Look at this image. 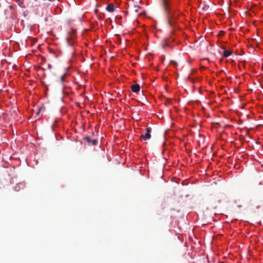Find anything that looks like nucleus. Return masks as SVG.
<instances>
[{
    "mask_svg": "<svg viewBox=\"0 0 263 263\" xmlns=\"http://www.w3.org/2000/svg\"><path fill=\"white\" fill-rule=\"evenodd\" d=\"M161 6L170 26H174L178 14L173 8L172 0H160Z\"/></svg>",
    "mask_w": 263,
    "mask_h": 263,
    "instance_id": "obj_1",
    "label": "nucleus"
},
{
    "mask_svg": "<svg viewBox=\"0 0 263 263\" xmlns=\"http://www.w3.org/2000/svg\"><path fill=\"white\" fill-rule=\"evenodd\" d=\"M78 19L69 17L67 18V44L69 46H74L76 43L77 28L76 22Z\"/></svg>",
    "mask_w": 263,
    "mask_h": 263,
    "instance_id": "obj_2",
    "label": "nucleus"
},
{
    "mask_svg": "<svg viewBox=\"0 0 263 263\" xmlns=\"http://www.w3.org/2000/svg\"><path fill=\"white\" fill-rule=\"evenodd\" d=\"M84 140L85 141L88 145H96L98 144V140L96 139L91 140L89 137H85L83 138Z\"/></svg>",
    "mask_w": 263,
    "mask_h": 263,
    "instance_id": "obj_3",
    "label": "nucleus"
},
{
    "mask_svg": "<svg viewBox=\"0 0 263 263\" xmlns=\"http://www.w3.org/2000/svg\"><path fill=\"white\" fill-rule=\"evenodd\" d=\"M151 127H147L146 128V134L143 135H142L141 136V138L143 139L144 140H146L147 139H149L151 138Z\"/></svg>",
    "mask_w": 263,
    "mask_h": 263,
    "instance_id": "obj_4",
    "label": "nucleus"
},
{
    "mask_svg": "<svg viewBox=\"0 0 263 263\" xmlns=\"http://www.w3.org/2000/svg\"><path fill=\"white\" fill-rule=\"evenodd\" d=\"M140 86L138 84H135L131 86V90L133 92L137 93L140 91Z\"/></svg>",
    "mask_w": 263,
    "mask_h": 263,
    "instance_id": "obj_5",
    "label": "nucleus"
},
{
    "mask_svg": "<svg viewBox=\"0 0 263 263\" xmlns=\"http://www.w3.org/2000/svg\"><path fill=\"white\" fill-rule=\"evenodd\" d=\"M106 10L109 12H113L115 10V6L113 4H110L106 7Z\"/></svg>",
    "mask_w": 263,
    "mask_h": 263,
    "instance_id": "obj_6",
    "label": "nucleus"
},
{
    "mask_svg": "<svg viewBox=\"0 0 263 263\" xmlns=\"http://www.w3.org/2000/svg\"><path fill=\"white\" fill-rule=\"evenodd\" d=\"M232 54V51L231 50H224L223 52V56L224 57H228Z\"/></svg>",
    "mask_w": 263,
    "mask_h": 263,
    "instance_id": "obj_7",
    "label": "nucleus"
},
{
    "mask_svg": "<svg viewBox=\"0 0 263 263\" xmlns=\"http://www.w3.org/2000/svg\"><path fill=\"white\" fill-rule=\"evenodd\" d=\"M65 78H66V72L64 74H63V76H62L61 77L59 82L60 83H61L62 84H63V83L64 82V81L65 80Z\"/></svg>",
    "mask_w": 263,
    "mask_h": 263,
    "instance_id": "obj_8",
    "label": "nucleus"
},
{
    "mask_svg": "<svg viewBox=\"0 0 263 263\" xmlns=\"http://www.w3.org/2000/svg\"><path fill=\"white\" fill-rule=\"evenodd\" d=\"M70 5H74L76 4V2L74 0H71L70 3H69Z\"/></svg>",
    "mask_w": 263,
    "mask_h": 263,
    "instance_id": "obj_9",
    "label": "nucleus"
},
{
    "mask_svg": "<svg viewBox=\"0 0 263 263\" xmlns=\"http://www.w3.org/2000/svg\"><path fill=\"white\" fill-rule=\"evenodd\" d=\"M139 8H140V7L139 6H135V11H137Z\"/></svg>",
    "mask_w": 263,
    "mask_h": 263,
    "instance_id": "obj_10",
    "label": "nucleus"
},
{
    "mask_svg": "<svg viewBox=\"0 0 263 263\" xmlns=\"http://www.w3.org/2000/svg\"><path fill=\"white\" fill-rule=\"evenodd\" d=\"M64 109V107H61V113H62V114H64V111H63Z\"/></svg>",
    "mask_w": 263,
    "mask_h": 263,
    "instance_id": "obj_11",
    "label": "nucleus"
},
{
    "mask_svg": "<svg viewBox=\"0 0 263 263\" xmlns=\"http://www.w3.org/2000/svg\"><path fill=\"white\" fill-rule=\"evenodd\" d=\"M69 67H67V73H66L67 76L69 74Z\"/></svg>",
    "mask_w": 263,
    "mask_h": 263,
    "instance_id": "obj_12",
    "label": "nucleus"
},
{
    "mask_svg": "<svg viewBox=\"0 0 263 263\" xmlns=\"http://www.w3.org/2000/svg\"><path fill=\"white\" fill-rule=\"evenodd\" d=\"M61 101L62 102H64V96H63L62 98H61Z\"/></svg>",
    "mask_w": 263,
    "mask_h": 263,
    "instance_id": "obj_13",
    "label": "nucleus"
},
{
    "mask_svg": "<svg viewBox=\"0 0 263 263\" xmlns=\"http://www.w3.org/2000/svg\"><path fill=\"white\" fill-rule=\"evenodd\" d=\"M65 88V86H63V95L65 94V92H64V89Z\"/></svg>",
    "mask_w": 263,
    "mask_h": 263,
    "instance_id": "obj_14",
    "label": "nucleus"
},
{
    "mask_svg": "<svg viewBox=\"0 0 263 263\" xmlns=\"http://www.w3.org/2000/svg\"><path fill=\"white\" fill-rule=\"evenodd\" d=\"M41 109H42V108H40L39 109L38 111H37V112H36V114H37V115H38V114H39V112H40V110H41Z\"/></svg>",
    "mask_w": 263,
    "mask_h": 263,
    "instance_id": "obj_15",
    "label": "nucleus"
},
{
    "mask_svg": "<svg viewBox=\"0 0 263 263\" xmlns=\"http://www.w3.org/2000/svg\"><path fill=\"white\" fill-rule=\"evenodd\" d=\"M171 63L175 65L177 64L176 62L175 61H171Z\"/></svg>",
    "mask_w": 263,
    "mask_h": 263,
    "instance_id": "obj_16",
    "label": "nucleus"
},
{
    "mask_svg": "<svg viewBox=\"0 0 263 263\" xmlns=\"http://www.w3.org/2000/svg\"><path fill=\"white\" fill-rule=\"evenodd\" d=\"M69 61L70 62H72V60L70 59V60H69Z\"/></svg>",
    "mask_w": 263,
    "mask_h": 263,
    "instance_id": "obj_17",
    "label": "nucleus"
}]
</instances>
